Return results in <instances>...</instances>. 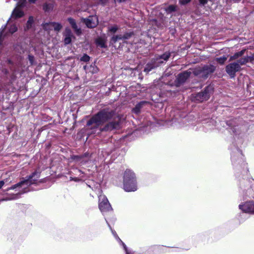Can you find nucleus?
Instances as JSON below:
<instances>
[{"instance_id":"f257e3e1","label":"nucleus","mask_w":254,"mask_h":254,"mask_svg":"<svg viewBox=\"0 0 254 254\" xmlns=\"http://www.w3.org/2000/svg\"><path fill=\"white\" fill-rule=\"evenodd\" d=\"M114 111L108 108L104 109L93 116L87 123V126L91 129H96L104 122L111 119L115 115Z\"/></svg>"},{"instance_id":"f03ea898","label":"nucleus","mask_w":254,"mask_h":254,"mask_svg":"<svg viewBox=\"0 0 254 254\" xmlns=\"http://www.w3.org/2000/svg\"><path fill=\"white\" fill-rule=\"evenodd\" d=\"M40 177V172L36 170L31 175L27 176L25 179L7 188L4 191L6 192L9 190L18 188L19 190V191L17 193L19 194L20 196L21 194L29 191L30 190L28 189V187L36 184Z\"/></svg>"},{"instance_id":"7ed1b4c3","label":"nucleus","mask_w":254,"mask_h":254,"mask_svg":"<svg viewBox=\"0 0 254 254\" xmlns=\"http://www.w3.org/2000/svg\"><path fill=\"white\" fill-rule=\"evenodd\" d=\"M136 177L130 170H126L124 175V189L126 191H134L137 190Z\"/></svg>"},{"instance_id":"20e7f679","label":"nucleus","mask_w":254,"mask_h":254,"mask_svg":"<svg viewBox=\"0 0 254 254\" xmlns=\"http://www.w3.org/2000/svg\"><path fill=\"white\" fill-rule=\"evenodd\" d=\"M215 66L209 64L197 67L193 69L192 72L195 76L206 78L215 70Z\"/></svg>"},{"instance_id":"39448f33","label":"nucleus","mask_w":254,"mask_h":254,"mask_svg":"<svg viewBox=\"0 0 254 254\" xmlns=\"http://www.w3.org/2000/svg\"><path fill=\"white\" fill-rule=\"evenodd\" d=\"M99 208L102 213L113 210L112 207L107 197L104 195L99 196Z\"/></svg>"},{"instance_id":"423d86ee","label":"nucleus","mask_w":254,"mask_h":254,"mask_svg":"<svg viewBox=\"0 0 254 254\" xmlns=\"http://www.w3.org/2000/svg\"><path fill=\"white\" fill-rule=\"evenodd\" d=\"M213 92V88L211 86H206L204 91L196 94L194 99L198 102H201L208 100Z\"/></svg>"},{"instance_id":"0eeeda50","label":"nucleus","mask_w":254,"mask_h":254,"mask_svg":"<svg viewBox=\"0 0 254 254\" xmlns=\"http://www.w3.org/2000/svg\"><path fill=\"white\" fill-rule=\"evenodd\" d=\"M72 173L74 175L77 176V177L70 176L69 180L70 181H73L76 182L83 181L90 177L89 174H88L78 169H74L73 172H72Z\"/></svg>"},{"instance_id":"6e6552de","label":"nucleus","mask_w":254,"mask_h":254,"mask_svg":"<svg viewBox=\"0 0 254 254\" xmlns=\"http://www.w3.org/2000/svg\"><path fill=\"white\" fill-rule=\"evenodd\" d=\"M239 64L236 62L231 63L226 66V71L231 78H234L236 73L241 70Z\"/></svg>"},{"instance_id":"1a4fd4ad","label":"nucleus","mask_w":254,"mask_h":254,"mask_svg":"<svg viewBox=\"0 0 254 254\" xmlns=\"http://www.w3.org/2000/svg\"><path fill=\"white\" fill-rule=\"evenodd\" d=\"M121 126L120 119L118 117L117 120L115 119L114 121L111 122L106 125L103 128H100V131H109L115 129H119Z\"/></svg>"},{"instance_id":"9d476101","label":"nucleus","mask_w":254,"mask_h":254,"mask_svg":"<svg viewBox=\"0 0 254 254\" xmlns=\"http://www.w3.org/2000/svg\"><path fill=\"white\" fill-rule=\"evenodd\" d=\"M239 208L243 212L254 214V202L248 201L239 204Z\"/></svg>"},{"instance_id":"9b49d317","label":"nucleus","mask_w":254,"mask_h":254,"mask_svg":"<svg viewBox=\"0 0 254 254\" xmlns=\"http://www.w3.org/2000/svg\"><path fill=\"white\" fill-rule=\"evenodd\" d=\"M71 159L79 165L85 164L89 159V154L85 153L82 155H72Z\"/></svg>"},{"instance_id":"f8f14e48","label":"nucleus","mask_w":254,"mask_h":254,"mask_svg":"<svg viewBox=\"0 0 254 254\" xmlns=\"http://www.w3.org/2000/svg\"><path fill=\"white\" fill-rule=\"evenodd\" d=\"M171 56V52H166L163 54L156 56L153 59L155 62L160 66L161 64H165L169 60Z\"/></svg>"},{"instance_id":"ddd939ff","label":"nucleus","mask_w":254,"mask_h":254,"mask_svg":"<svg viewBox=\"0 0 254 254\" xmlns=\"http://www.w3.org/2000/svg\"><path fill=\"white\" fill-rule=\"evenodd\" d=\"M191 72L186 70L178 74L177 77V83L178 84H182L185 82L187 79L190 76Z\"/></svg>"},{"instance_id":"4468645a","label":"nucleus","mask_w":254,"mask_h":254,"mask_svg":"<svg viewBox=\"0 0 254 254\" xmlns=\"http://www.w3.org/2000/svg\"><path fill=\"white\" fill-rule=\"evenodd\" d=\"M243 155L241 150L237 149L236 152H234L231 156L232 162L233 165L236 164L238 162L240 164L243 162Z\"/></svg>"},{"instance_id":"2eb2a0df","label":"nucleus","mask_w":254,"mask_h":254,"mask_svg":"<svg viewBox=\"0 0 254 254\" xmlns=\"http://www.w3.org/2000/svg\"><path fill=\"white\" fill-rule=\"evenodd\" d=\"M64 37V43L65 45H68L71 42L72 39L74 38L71 30L69 28H66L63 33Z\"/></svg>"},{"instance_id":"dca6fc26","label":"nucleus","mask_w":254,"mask_h":254,"mask_svg":"<svg viewBox=\"0 0 254 254\" xmlns=\"http://www.w3.org/2000/svg\"><path fill=\"white\" fill-rule=\"evenodd\" d=\"M62 25L59 23L50 22L46 23L43 25V28L46 30L54 29L56 31H59L62 28Z\"/></svg>"},{"instance_id":"f3484780","label":"nucleus","mask_w":254,"mask_h":254,"mask_svg":"<svg viewBox=\"0 0 254 254\" xmlns=\"http://www.w3.org/2000/svg\"><path fill=\"white\" fill-rule=\"evenodd\" d=\"M84 22L87 27L90 28H94L98 24L97 18L95 16H90L84 19Z\"/></svg>"},{"instance_id":"a211bd4d","label":"nucleus","mask_w":254,"mask_h":254,"mask_svg":"<svg viewBox=\"0 0 254 254\" xmlns=\"http://www.w3.org/2000/svg\"><path fill=\"white\" fill-rule=\"evenodd\" d=\"M159 66L158 64H157L154 59H152L150 63H148L144 67V71L148 73L152 69Z\"/></svg>"},{"instance_id":"6ab92c4d","label":"nucleus","mask_w":254,"mask_h":254,"mask_svg":"<svg viewBox=\"0 0 254 254\" xmlns=\"http://www.w3.org/2000/svg\"><path fill=\"white\" fill-rule=\"evenodd\" d=\"M254 60V57L253 56L252 57H244L243 58H241L239 60H238L236 63H237L238 64H240L239 66L241 67V65H245L247 63H248L249 61H252Z\"/></svg>"},{"instance_id":"aec40b11","label":"nucleus","mask_w":254,"mask_h":254,"mask_svg":"<svg viewBox=\"0 0 254 254\" xmlns=\"http://www.w3.org/2000/svg\"><path fill=\"white\" fill-rule=\"evenodd\" d=\"M147 102L144 101H141L137 103L135 105V107L132 109V112L136 114H138L140 113V110L142 108L143 106Z\"/></svg>"},{"instance_id":"412c9836","label":"nucleus","mask_w":254,"mask_h":254,"mask_svg":"<svg viewBox=\"0 0 254 254\" xmlns=\"http://www.w3.org/2000/svg\"><path fill=\"white\" fill-rule=\"evenodd\" d=\"M236 119H233L232 120L228 121L226 122V124L232 130L233 132L236 133V128H235L236 126L235 125L236 121Z\"/></svg>"},{"instance_id":"4be33fe9","label":"nucleus","mask_w":254,"mask_h":254,"mask_svg":"<svg viewBox=\"0 0 254 254\" xmlns=\"http://www.w3.org/2000/svg\"><path fill=\"white\" fill-rule=\"evenodd\" d=\"M19 197H20L19 194H18L17 193H15V194H12L10 195L9 196H6L1 199H0V202L2 201H7V200H13V199H16Z\"/></svg>"},{"instance_id":"5701e85b","label":"nucleus","mask_w":254,"mask_h":254,"mask_svg":"<svg viewBox=\"0 0 254 254\" xmlns=\"http://www.w3.org/2000/svg\"><path fill=\"white\" fill-rule=\"evenodd\" d=\"M245 50H241L238 52L235 53L233 56L230 57V60H235L240 57H242L245 53Z\"/></svg>"},{"instance_id":"b1692460","label":"nucleus","mask_w":254,"mask_h":254,"mask_svg":"<svg viewBox=\"0 0 254 254\" xmlns=\"http://www.w3.org/2000/svg\"><path fill=\"white\" fill-rule=\"evenodd\" d=\"M54 5L52 3L45 2L43 5V9L45 12H49L53 10Z\"/></svg>"},{"instance_id":"393cba45","label":"nucleus","mask_w":254,"mask_h":254,"mask_svg":"<svg viewBox=\"0 0 254 254\" xmlns=\"http://www.w3.org/2000/svg\"><path fill=\"white\" fill-rule=\"evenodd\" d=\"M106 220V221L108 225V226L109 227L111 232H112V234L114 235V236L115 237V238L117 239V241H118L122 245V243H124L121 239L120 238L118 237V235L117 234L116 231L112 229V228H111V226L110 225V224L108 223L107 220L105 219Z\"/></svg>"},{"instance_id":"a878e982","label":"nucleus","mask_w":254,"mask_h":254,"mask_svg":"<svg viewBox=\"0 0 254 254\" xmlns=\"http://www.w3.org/2000/svg\"><path fill=\"white\" fill-rule=\"evenodd\" d=\"M23 12L19 9H15L12 13V16L15 18H20L23 16Z\"/></svg>"},{"instance_id":"bb28decb","label":"nucleus","mask_w":254,"mask_h":254,"mask_svg":"<svg viewBox=\"0 0 254 254\" xmlns=\"http://www.w3.org/2000/svg\"><path fill=\"white\" fill-rule=\"evenodd\" d=\"M119 40H123V36L122 34L114 35L111 38V41L113 43H116Z\"/></svg>"},{"instance_id":"cd10ccee","label":"nucleus","mask_w":254,"mask_h":254,"mask_svg":"<svg viewBox=\"0 0 254 254\" xmlns=\"http://www.w3.org/2000/svg\"><path fill=\"white\" fill-rule=\"evenodd\" d=\"M177 6L175 5H170L165 8L167 13H171L176 10Z\"/></svg>"},{"instance_id":"c85d7f7f","label":"nucleus","mask_w":254,"mask_h":254,"mask_svg":"<svg viewBox=\"0 0 254 254\" xmlns=\"http://www.w3.org/2000/svg\"><path fill=\"white\" fill-rule=\"evenodd\" d=\"M96 43L98 46H99L101 48H105L106 47L105 41L101 38L97 39L96 40Z\"/></svg>"},{"instance_id":"c756f323","label":"nucleus","mask_w":254,"mask_h":254,"mask_svg":"<svg viewBox=\"0 0 254 254\" xmlns=\"http://www.w3.org/2000/svg\"><path fill=\"white\" fill-rule=\"evenodd\" d=\"M71 27L72 28V29L74 31V32L77 36H79L81 35L82 33L81 30L80 28L78 27L76 23L73 26H72Z\"/></svg>"},{"instance_id":"7c9ffc66","label":"nucleus","mask_w":254,"mask_h":254,"mask_svg":"<svg viewBox=\"0 0 254 254\" xmlns=\"http://www.w3.org/2000/svg\"><path fill=\"white\" fill-rule=\"evenodd\" d=\"M71 27L72 28V29L74 31V32L77 36H79L81 35L82 33L81 30L80 28L78 27L76 23L73 26H72Z\"/></svg>"},{"instance_id":"2f4dec72","label":"nucleus","mask_w":254,"mask_h":254,"mask_svg":"<svg viewBox=\"0 0 254 254\" xmlns=\"http://www.w3.org/2000/svg\"><path fill=\"white\" fill-rule=\"evenodd\" d=\"M71 27L72 28V29L74 31V32L77 36H79L81 35L82 33L81 30L80 28L78 27L76 23L73 26H72Z\"/></svg>"},{"instance_id":"473e14b6","label":"nucleus","mask_w":254,"mask_h":254,"mask_svg":"<svg viewBox=\"0 0 254 254\" xmlns=\"http://www.w3.org/2000/svg\"><path fill=\"white\" fill-rule=\"evenodd\" d=\"M227 58L226 56H224L221 57L216 58L215 59V61H216L220 64H222L225 62V61L227 60Z\"/></svg>"},{"instance_id":"72a5a7b5","label":"nucleus","mask_w":254,"mask_h":254,"mask_svg":"<svg viewBox=\"0 0 254 254\" xmlns=\"http://www.w3.org/2000/svg\"><path fill=\"white\" fill-rule=\"evenodd\" d=\"M98 70V69L95 64H91L89 67V71L91 72L92 73H97Z\"/></svg>"},{"instance_id":"f704fd0d","label":"nucleus","mask_w":254,"mask_h":254,"mask_svg":"<svg viewBox=\"0 0 254 254\" xmlns=\"http://www.w3.org/2000/svg\"><path fill=\"white\" fill-rule=\"evenodd\" d=\"M17 30V26L15 24H12L8 27V32L10 34H12Z\"/></svg>"},{"instance_id":"c9c22d12","label":"nucleus","mask_w":254,"mask_h":254,"mask_svg":"<svg viewBox=\"0 0 254 254\" xmlns=\"http://www.w3.org/2000/svg\"><path fill=\"white\" fill-rule=\"evenodd\" d=\"M133 35L132 32H127L125 33L123 36V40L129 39Z\"/></svg>"},{"instance_id":"e433bc0d","label":"nucleus","mask_w":254,"mask_h":254,"mask_svg":"<svg viewBox=\"0 0 254 254\" xmlns=\"http://www.w3.org/2000/svg\"><path fill=\"white\" fill-rule=\"evenodd\" d=\"M118 28L117 25H114L108 28V31L112 33H115L117 31Z\"/></svg>"},{"instance_id":"4c0bfd02","label":"nucleus","mask_w":254,"mask_h":254,"mask_svg":"<svg viewBox=\"0 0 254 254\" xmlns=\"http://www.w3.org/2000/svg\"><path fill=\"white\" fill-rule=\"evenodd\" d=\"M90 60V57L88 56L87 54H84L83 56L81 57L80 61L87 62Z\"/></svg>"},{"instance_id":"58836bf2","label":"nucleus","mask_w":254,"mask_h":254,"mask_svg":"<svg viewBox=\"0 0 254 254\" xmlns=\"http://www.w3.org/2000/svg\"><path fill=\"white\" fill-rule=\"evenodd\" d=\"M5 28H6V25H3L1 27V28L0 29V45H1V42H2L1 37H2V33H3V31L5 29Z\"/></svg>"},{"instance_id":"ea45409f","label":"nucleus","mask_w":254,"mask_h":254,"mask_svg":"<svg viewBox=\"0 0 254 254\" xmlns=\"http://www.w3.org/2000/svg\"><path fill=\"white\" fill-rule=\"evenodd\" d=\"M28 60L30 62V63L31 65L34 64V57L32 55H28Z\"/></svg>"},{"instance_id":"a19ab883","label":"nucleus","mask_w":254,"mask_h":254,"mask_svg":"<svg viewBox=\"0 0 254 254\" xmlns=\"http://www.w3.org/2000/svg\"><path fill=\"white\" fill-rule=\"evenodd\" d=\"M122 245L124 247L125 251H126V254H134V253L129 252L127 250V248L124 243H122Z\"/></svg>"},{"instance_id":"79ce46f5","label":"nucleus","mask_w":254,"mask_h":254,"mask_svg":"<svg viewBox=\"0 0 254 254\" xmlns=\"http://www.w3.org/2000/svg\"><path fill=\"white\" fill-rule=\"evenodd\" d=\"M68 21L69 22L71 26H73L76 23L75 20L72 18H68Z\"/></svg>"},{"instance_id":"37998d69","label":"nucleus","mask_w":254,"mask_h":254,"mask_svg":"<svg viewBox=\"0 0 254 254\" xmlns=\"http://www.w3.org/2000/svg\"><path fill=\"white\" fill-rule=\"evenodd\" d=\"M191 0H179V2L180 4L185 5L190 2Z\"/></svg>"},{"instance_id":"c03bdc74","label":"nucleus","mask_w":254,"mask_h":254,"mask_svg":"<svg viewBox=\"0 0 254 254\" xmlns=\"http://www.w3.org/2000/svg\"><path fill=\"white\" fill-rule=\"evenodd\" d=\"M200 4L202 5H204L207 3V0H198Z\"/></svg>"},{"instance_id":"a18cd8bd","label":"nucleus","mask_w":254,"mask_h":254,"mask_svg":"<svg viewBox=\"0 0 254 254\" xmlns=\"http://www.w3.org/2000/svg\"><path fill=\"white\" fill-rule=\"evenodd\" d=\"M32 22H33V18L32 17H30L27 21V24H32Z\"/></svg>"},{"instance_id":"49530a36","label":"nucleus","mask_w":254,"mask_h":254,"mask_svg":"<svg viewBox=\"0 0 254 254\" xmlns=\"http://www.w3.org/2000/svg\"><path fill=\"white\" fill-rule=\"evenodd\" d=\"M4 182L3 181H0V189L3 186Z\"/></svg>"},{"instance_id":"de8ad7c7","label":"nucleus","mask_w":254,"mask_h":254,"mask_svg":"<svg viewBox=\"0 0 254 254\" xmlns=\"http://www.w3.org/2000/svg\"><path fill=\"white\" fill-rule=\"evenodd\" d=\"M101 3H105L108 0H99Z\"/></svg>"},{"instance_id":"09e8293b","label":"nucleus","mask_w":254,"mask_h":254,"mask_svg":"<svg viewBox=\"0 0 254 254\" xmlns=\"http://www.w3.org/2000/svg\"><path fill=\"white\" fill-rule=\"evenodd\" d=\"M36 0H28V1H29L30 2H31V3H34L36 2Z\"/></svg>"},{"instance_id":"8fccbe9b","label":"nucleus","mask_w":254,"mask_h":254,"mask_svg":"<svg viewBox=\"0 0 254 254\" xmlns=\"http://www.w3.org/2000/svg\"><path fill=\"white\" fill-rule=\"evenodd\" d=\"M236 1L238 2V1H239L240 0H235Z\"/></svg>"}]
</instances>
